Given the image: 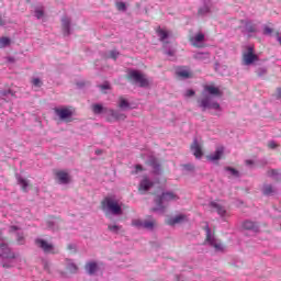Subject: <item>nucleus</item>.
<instances>
[{
  "mask_svg": "<svg viewBox=\"0 0 281 281\" xmlns=\"http://www.w3.org/2000/svg\"><path fill=\"white\" fill-rule=\"evenodd\" d=\"M14 258H16V256H14V252H12V249H10V247L2 248L0 252V260L2 267H4L5 269L14 267Z\"/></svg>",
  "mask_w": 281,
  "mask_h": 281,
  "instance_id": "1",
  "label": "nucleus"
},
{
  "mask_svg": "<svg viewBox=\"0 0 281 281\" xmlns=\"http://www.w3.org/2000/svg\"><path fill=\"white\" fill-rule=\"evenodd\" d=\"M102 210H109L114 214L115 216L122 215V206L117 203V201L111 199V198H105L102 202Z\"/></svg>",
  "mask_w": 281,
  "mask_h": 281,
  "instance_id": "2",
  "label": "nucleus"
},
{
  "mask_svg": "<svg viewBox=\"0 0 281 281\" xmlns=\"http://www.w3.org/2000/svg\"><path fill=\"white\" fill-rule=\"evenodd\" d=\"M127 80L139 87H148V79L144 78V75L137 70H132L127 75Z\"/></svg>",
  "mask_w": 281,
  "mask_h": 281,
  "instance_id": "3",
  "label": "nucleus"
},
{
  "mask_svg": "<svg viewBox=\"0 0 281 281\" xmlns=\"http://www.w3.org/2000/svg\"><path fill=\"white\" fill-rule=\"evenodd\" d=\"M198 102L202 111H205L206 109H214L215 111H218V109H221V104L216 101H212V98L207 95L200 99Z\"/></svg>",
  "mask_w": 281,
  "mask_h": 281,
  "instance_id": "4",
  "label": "nucleus"
},
{
  "mask_svg": "<svg viewBox=\"0 0 281 281\" xmlns=\"http://www.w3.org/2000/svg\"><path fill=\"white\" fill-rule=\"evenodd\" d=\"M204 232H205L204 245H209L210 247H221V244L216 241V238L212 234V229L210 228V225L204 226Z\"/></svg>",
  "mask_w": 281,
  "mask_h": 281,
  "instance_id": "5",
  "label": "nucleus"
},
{
  "mask_svg": "<svg viewBox=\"0 0 281 281\" xmlns=\"http://www.w3.org/2000/svg\"><path fill=\"white\" fill-rule=\"evenodd\" d=\"M258 60V55L254 54V47L249 46L247 52L243 53V63L244 65H254Z\"/></svg>",
  "mask_w": 281,
  "mask_h": 281,
  "instance_id": "6",
  "label": "nucleus"
},
{
  "mask_svg": "<svg viewBox=\"0 0 281 281\" xmlns=\"http://www.w3.org/2000/svg\"><path fill=\"white\" fill-rule=\"evenodd\" d=\"M189 41L193 47H198L199 49L205 47V34L203 33L195 34Z\"/></svg>",
  "mask_w": 281,
  "mask_h": 281,
  "instance_id": "7",
  "label": "nucleus"
},
{
  "mask_svg": "<svg viewBox=\"0 0 281 281\" xmlns=\"http://www.w3.org/2000/svg\"><path fill=\"white\" fill-rule=\"evenodd\" d=\"M85 271L88 276H95L100 271V263L95 260H90L85 265Z\"/></svg>",
  "mask_w": 281,
  "mask_h": 281,
  "instance_id": "8",
  "label": "nucleus"
},
{
  "mask_svg": "<svg viewBox=\"0 0 281 281\" xmlns=\"http://www.w3.org/2000/svg\"><path fill=\"white\" fill-rule=\"evenodd\" d=\"M179 196L175 192H164L162 195L157 200V205L161 207L162 203H170V201H177Z\"/></svg>",
  "mask_w": 281,
  "mask_h": 281,
  "instance_id": "9",
  "label": "nucleus"
},
{
  "mask_svg": "<svg viewBox=\"0 0 281 281\" xmlns=\"http://www.w3.org/2000/svg\"><path fill=\"white\" fill-rule=\"evenodd\" d=\"M55 177H56L58 183H61L64 186H67V183L71 182V177L69 176V173L67 171L56 170Z\"/></svg>",
  "mask_w": 281,
  "mask_h": 281,
  "instance_id": "10",
  "label": "nucleus"
},
{
  "mask_svg": "<svg viewBox=\"0 0 281 281\" xmlns=\"http://www.w3.org/2000/svg\"><path fill=\"white\" fill-rule=\"evenodd\" d=\"M188 221V216L183 214L176 215L175 217H168L166 220L167 225H170L171 227L175 225H181V223H186Z\"/></svg>",
  "mask_w": 281,
  "mask_h": 281,
  "instance_id": "11",
  "label": "nucleus"
},
{
  "mask_svg": "<svg viewBox=\"0 0 281 281\" xmlns=\"http://www.w3.org/2000/svg\"><path fill=\"white\" fill-rule=\"evenodd\" d=\"M209 207L212 210H215L217 212L218 216L222 218H225L227 216V210H225V206L218 202H210Z\"/></svg>",
  "mask_w": 281,
  "mask_h": 281,
  "instance_id": "12",
  "label": "nucleus"
},
{
  "mask_svg": "<svg viewBox=\"0 0 281 281\" xmlns=\"http://www.w3.org/2000/svg\"><path fill=\"white\" fill-rule=\"evenodd\" d=\"M225 154V148L223 146H220L215 149L214 154H210L206 156V159L209 161H218L223 158V155Z\"/></svg>",
  "mask_w": 281,
  "mask_h": 281,
  "instance_id": "13",
  "label": "nucleus"
},
{
  "mask_svg": "<svg viewBox=\"0 0 281 281\" xmlns=\"http://www.w3.org/2000/svg\"><path fill=\"white\" fill-rule=\"evenodd\" d=\"M108 115L110 116L109 121H113V120H116V121H124L126 120V114L120 112V111H116V110H108Z\"/></svg>",
  "mask_w": 281,
  "mask_h": 281,
  "instance_id": "14",
  "label": "nucleus"
},
{
  "mask_svg": "<svg viewBox=\"0 0 281 281\" xmlns=\"http://www.w3.org/2000/svg\"><path fill=\"white\" fill-rule=\"evenodd\" d=\"M151 186L153 182L148 180V177H145L139 183L138 191L140 194H146V192L150 190Z\"/></svg>",
  "mask_w": 281,
  "mask_h": 281,
  "instance_id": "15",
  "label": "nucleus"
},
{
  "mask_svg": "<svg viewBox=\"0 0 281 281\" xmlns=\"http://www.w3.org/2000/svg\"><path fill=\"white\" fill-rule=\"evenodd\" d=\"M243 229H247L250 232H258V229H260V226L258 225V223L254 222V221H244L241 224Z\"/></svg>",
  "mask_w": 281,
  "mask_h": 281,
  "instance_id": "16",
  "label": "nucleus"
},
{
  "mask_svg": "<svg viewBox=\"0 0 281 281\" xmlns=\"http://www.w3.org/2000/svg\"><path fill=\"white\" fill-rule=\"evenodd\" d=\"M55 113L56 115H58V117H60L61 120H67L69 117H71V115H74V113L71 112V110L65 108V109H55Z\"/></svg>",
  "mask_w": 281,
  "mask_h": 281,
  "instance_id": "17",
  "label": "nucleus"
},
{
  "mask_svg": "<svg viewBox=\"0 0 281 281\" xmlns=\"http://www.w3.org/2000/svg\"><path fill=\"white\" fill-rule=\"evenodd\" d=\"M191 150L196 159H201L203 157V149L201 148V145H199V142L194 140L192 143Z\"/></svg>",
  "mask_w": 281,
  "mask_h": 281,
  "instance_id": "18",
  "label": "nucleus"
},
{
  "mask_svg": "<svg viewBox=\"0 0 281 281\" xmlns=\"http://www.w3.org/2000/svg\"><path fill=\"white\" fill-rule=\"evenodd\" d=\"M157 227V220L153 217H148L147 220H144L143 229H149V232H153Z\"/></svg>",
  "mask_w": 281,
  "mask_h": 281,
  "instance_id": "19",
  "label": "nucleus"
},
{
  "mask_svg": "<svg viewBox=\"0 0 281 281\" xmlns=\"http://www.w3.org/2000/svg\"><path fill=\"white\" fill-rule=\"evenodd\" d=\"M92 111H93L94 115H100V113L109 114V110L106 108L102 106V104H100V103L93 104Z\"/></svg>",
  "mask_w": 281,
  "mask_h": 281,
  "instance_id": "20",
  "label": "nucleus"
},
{
  "mask_svg": "<svg viewBox=\"0 0 281 281\" xmlns=\"http://www.w3.org/2000/svg\"><path fill=\"white\" fill-rule=\"evenodd\" d=\"M156 32H157V34L159 36V41H161V43H165L166 40L168 38V36H170V32H168L161 27H158Z\"/></svg>",
  "mask_w": 281,
  "mask_h": 281,
  "instance_id": "21",
  "label": "nucleus"
},
{
  "mask_svg": "<svg viewBox=\"0 0 281 281\" xmlns=\"http://www.w3.org/2000/svg\"><path fill=\"white\" fill-rule=\"evenodd\" d=\"M61 25H63V32H64L65 36H69V25H70L69 19L63 18Z\"/></svg>",
  "mask_w": 281,
  "mask_h": 281,
  "instance_id": "22",
  "label": "nucleus"
},
{
  "mask_svg": "<svg viewBox=\"0 0 281 281\" xmlns=\"http://www.w3.org/2000/svg\"><path fill=\"white\" fill-rule=\"evenodd\" d=\"M205 91H207V93H210V95H220L221 94V90L214 86H206L204 87Z\"/></svg>",
  "mask_w": 281,
  "mask_h": 281,
  "instance_id": "23",
  "label": "nucleus"
},
{
  "mask_svg": "<svg viewBox=\"0 0 281 281\" xmlns=\"http://www.w3.org/2000/svg\"><path fill=\"white\" fill-rule=\"evenodd\" d=\"M262 192L266 196H271L276 192V189L271 184H265L262 188Z\"/></svg>",
  "mask_w": 281,
  "mask_h": 281,
  "instance_id": "24",
  "label": "nucleus"
},
{
  "mask_svg": "<svg viewBox=\"0 0 281 281\" xmlns=\"http://www.w3.org/2000/svg\"><path fill=\"white\" fill-rule=\"evenodd\" d=\"M119 109H131V104L126 99H124V97H120L119 99Z\"/></svg>",
  "mask_w": 281,
  "mask_h": 281,
  "instance_id": "25",
  "label": "nucleus"
},
{
  "mask_svg": "<svg viewBox=\"0 0 281 281\" xmlns=\"http://www.w3.org/2000/svg\"><path fill=\"white\" fill-rule=\"evenodd\" d=\"M66 269L69 271V273H78V266L71 261L67 263Z\"/></svg>",
  "mask_w": 281,
  "mask_h": 281,
  "instance_id": "26",
  "label": "nucleus"
},
{
  "mask_svg": "<svg viewBox=\"0 0 281 281\" xmlns=\"http://www.w3.org/2000/svg\"><path fill=\"white\" fill-rule=\"evenodd\" d=\"M109 232H112V234H119V232L122 229V226L117 224H110L108 226Z\"/></svg>",
  "mask_w": 281,
  "mask_h": 281,
  "instance_id": "27",
  "label": "nucleus"
},
{
  "mask_svg": "<svg viewBox=\"0 0 281 281\" xmlns=\"http://www.w3.org/2000/svg\"><path fill=\"white\" fill-rule=\"evenodd\" d=\"M18 183H19L20 186H22V190H23L24 192H27V186H30V183H27V180H26V179L19 178V179H18Z\"/></svg>",
  "mask_w": 281,
  "mask_h": 281,
  "instance_id": "28",
  "label": "nucleus"
},
{
  "mask_svg": "<svg viewBox=\"0 0 281 281\" xmlns=\"http://www.w3.org/2000/svg\"><path fill=\"white\" fill-rule=\"evenodd\" d=\"M133 227H138V229H144V221L143 220H133Z\"/></svg>",
  "mask_w": 281,
  "mask_h": 281,
  "instance_id": "29",
  "label": "nucleus"
},
{
  "mask_svg": "<svg viewBox=\"0 0 281 281\" xmlns=\"http://www.w3.org/2000/svg\"><path fill=\"white\" fill-rule=\"evenodd\" d=\"M8 45H10V38L0 37V49H3V47H8Z\"/></svg>",
  "mask_w": 281,
  "mask_h": 281,
  "instance_id": "30",
  "label": "nucleus"
},
{
  "mask_svg": "<svg viewBox=\"0 0 281 281\" xmlns=\"http://www.w3.org/2000/svg\"><path fill=\"white\" fill-rule=\"evenodd\" d=\"M36 245L38 247H52V244L47 243L45 239H36Z\"/></svg>",
  "mask_w": 281,
  "mask_h": 281,
  "instance_id": "31",
  "label": "nucleus"
},
{
  "mask_svg": "<svg viewBox=\"0 0 281 281\" xmlns=\"http://www.w3.org/2000/svg\"><path fill=\"white\" fill-rule=\"evenodd\" d=\"M42 250L44 254H57L56 248L54 247H43Z\"/></svg>",
  "mask_w": 281,
  "mask_h": 281,
  "instance_id": "32",
  "label": "nucleus"
},
{
  "mask_svg": "<svg viewBox=\"0 0 281 281\" xmlns=\"http://www.w3.org/2000/svg\"><path fill=\"white\" fill-rule=\"evenodd\" d=\"M177 75L180 78H190V71H188V70H180V71L177 72Z\"/></svg>",
  "mask_w": 281,
  "mask_h": 281,
  "instance_id": "33",
  "label": "nucleus"
},
{
  "mask_svg": "<svg viewBox=\"0 0 281 281\" xmlns=\"http://www.w3.org/2000/svg\"><path fill=\"white\" fill-rule=\"evenodd\" d=\"M32 86L33 87H43V81H41V79H38V78H34V79H32Z\"/></svg>",
  "mask_w": 281,
  "mask_h": 281,
  "instance_id": "34",
  "label": "nucleus"
},
{
  "mask_svg": "<svg viewBox=\"0 0 281 281\" xmlns=\"http://www.w3.org/2000/svg\"><path fill=\"white\" fill-rule=\"evenodd\" d=\"M246 30L247 32H250L251 34H254V32H256V26L251 23L246 24Z\"/></svg>",
  "mask_w": 281,
  "mask_h": 281,
  "instance_id": "35",
  "label": "nucleus"
},
{
  "mask_svg": "<svg viewBox=\"0 0 281 281\" xmlns=\"http://www.w3.org/2000/svg\"><path fill=\"white\" fill-rule=\"evenodd\" d=\"M117 10L125 11L126 10V3L124 2H116Z\"/></svg>",
  "mask_w": 281,
  "mask_h": 281,
  "instance_id": "36",
  "label": "nucleus"
},
{
  "mask_svg": "<svg viewBox=\"0 0 281 281\" xmlns=\"http://www.w3.org/2000/svg\"><path fill=\"white\" fill-rule=\"evenodd\" d=\"M35 16H36V19H43V16H45V12H43V10H41V9H37L35 11Z\"/></svg>",
  "mask_w": 281,
  "mask_h": 281,
  "instance_id": "37",
  "label": "nucleus"
},
{
  "mask_svg": "<svg viewBox=\"0 0 281 281\" xmlns=\"http://www.w3.org/2000/svg\"><path fill=\"white\" fill-rule=\"evenodd\" d=\"M226 170L228 172H231V175H233V177H238V170L232 168V167H227Z\"/></svg>",
  "mask_w": 281,
  "mask_h": 281,
  "instance_id": "38",
  "label": "nucleus"
},
{
  "mask_svg": "<svg viewBox=\"0 0 281 281\" xmlns=\"http://www.w3.org/2000/svg\"><path fill=\"white\" fill-rule=\"evenodd\" d=\"M119 55L120 53H117L116 50L110 52V58H113V60H117Z\"/></svg>",
  "mask_w": 281,
  "mask_h": 281,
  "instance_id": "39",
  "label": "nucleus"
},
{
  "mask_svg": "<svg viewBox=\"0 0 281 281\" xmlns=\"http://www.w3.org/2000/svg\"><path fill=\"white\" fill-rule=\"evenodd\" d=\"M142 170H144V167H142V165H136L135 171L133 172V175H137L138 172H142Z\"/></svg>",
  "mask_w": 281,
  "mask_h": 281,
  "instance_id": "40",
  "label": "nucleus"
},
{
  "mask_svg": "<svg viewBox=\"0 0 281 281\" xmlns=\"http://www.w3.org/2000/svg\"><path fill=\"white\" fill-rule=\"evenodd\" d=\"M263 34H273V29L269 27V26H266L263 29Z\"/></svg>",
  "mask_w": 281,
  "mask_h": 281,
  "instance_id": "41",
  "label": "nucleus"
},
{
  "mask_svg": "<svg viewBox=\"0 0 281 281\" xmlns=\"http://www.w3.org/2000/svg\"><path fill=\"white\" fill-rule=\"evenodd\" d=\"M268 148H278V144H276V142L271 140L268 143Z\"/></svg>",
  "mask_w": 281,
  "mask_h": 281,
  "instance_id": "42",
  "label": "nucleus"
},
{
  "mask_svg": "<svg viewBox=\"0 0 281 281\" xmlns=\"http://www.w3.org/2000/svg\"><path fill=\"white\" fill-rule=\"evenodd\" d=\"M192 95H194V90H188L186 97L192 98Z\"/></svg>",
  "mask_w": 281,
  "mask_h": 281,
  "instance_id": "43",
  "label": "nucleus"
},
{
  "mask_svg": "<svg viewBox=\"0 0 281 281\" xmlns=\"http://www.w3.org/2000/svg\"><path fill=\"white\" fill-rule=\"evenodd\" d=\"M268 175H269V177H276V175H278V171L272 169V170L268 171Z\"/></svg>",
  "mask_w": 281,
  "mask_h": 281,
  "instance_id": "44",
  "label": "nucleus"
},
{
  "mask_svg": "<svg viewBox=\"0 0 281 281\" xmlns=\"http://www.w3.org/2000/svg\"><path fill=\"white\" fill-rule=\"evenodd\" d=\"M277 98L281 101V87L277 89Z\"/></svg>",
  "mask_w": 281,
  "mask_h": 281,
  "instance_id": "45",
  "label": "nucleus"
},
{
  "mask_svg": "<svg viewBox=\"0 0 281 281\" xmlns=\"http://www.w3.org/2000/svg\"><path fill=\"white\" fill-rule=\"evenodd\" d=\"M184 168H187V170H194V167L192 165H184Z\"/></svg>",
  "mask_w": 281,
  "mask_h": 281,
  "instance_id": "46",
  "label": "nucleus"
},
{
  "mask_svg": "<svg viewBox=\"0 0 281 281\" xmlns=\"http://www.w3.org/2000/svg\"><path fill=\"white\" fill-rule=\"evenodd\" d=\"M277 41H278V43H280V45H281V36H280V32H277Z\"/></svg>",
  "mask_w": 281,
  "mask_h": 281,
  "instance_id": "47",
  "label": "nucleus"
},
{
  "mask_svg": "<svg viewBox=\"0 0 281 281\" xmlns=\"http://www.w3.org/2000/svg\"><path fill=\"white\" fill-rule=\"evenodd\" d=\"M246 166H254V160H246Z\"/></svg>",
  "mask_w": 281,
  "mask_h": 281,
  "instance_id": "48",
  "label": "nucleus"
},
{
  "mask_svg": "<svg viewBox=\"0 0 281 281\" xmlns=\"http://www.w3.org/2000/svg\"><path fill=\"white\" fill-rule=\"evenodd\" d=\"M101 87V89H110V87H109V85H102V86H100Z\"/></svg>",
  "mask_w": 281,
  "mask_h": 281,
  "instance_id": "49",
  "label": "nucleus"
},
{
  "mask_svg": "<svg viewBox=\"0 0 281 281\" xmlns=\"http://www.w3.org/2000/svg\"><path fill=\"white\" fill-rule=\"evenodd\" d=\"M215 251H223L222 247H215Z\"/></svg>",
  "mask_w": 281,
  "mask_h": 281,
  "instance_id": "50",
  "label": "nucleus"
},
{
  "mask_svg": "<svg viewBox=\"0 0 281 281\" xmlns=\"http://www.w3.org/2000/svg\"><path fill=\"white\" fill-rule=\"evenodd\" d=\"M0 25H5V21L0 19Z\"/></svg>",
  "mask_w": 281,
  "mask_h": 281,
  "instance_id": "51",
  "label": "nucleus"
},
{
  "mask_svg": "<svg viewBox=\"0 0 281 281\" xmlns=\"http://www.w3.org/2000/svg\"><path fill=\"white\" fill-rule=\"evenodd\" d=\"M167 54H168V56H175L173 52H168Z\"/></svg>",
  "mask_w": 281,
  "mask_h": 281,
  "instance_id": "52",
  "label": "nucleus"
},
{
  "mask_svg": "<svg viewBox=\"0 0 281 281\" xmlns=\"http://www.w3.org/2000/svg\"><path fill=\"white\" fill-rule=\"evenodd\" d=\"M153 212H157V209H151Z\"/></svg>",
  "mask_w": 281,
  "mask_h": 281,
  "instance_id": "53",
  "label": "nucleus"
},
{
  "mask_svg": "<svg viewBox=\"0 0 281 281\" xmlns=\"http://www.w3.org/2000/svg\"><path fill=\"white\" fill-rule=\"evenodd\" d=\"M97 154H100V151H97Z\"/></svg>",
  "mask_w": 281,
  "mask_h": 281,
  "instance_id": "54",
  "label": "nucleus"
}]
</instances>
